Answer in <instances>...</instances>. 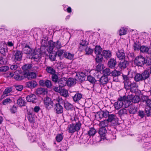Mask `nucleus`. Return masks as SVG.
I'll use <instances>...</instances> for the list:
<instances>
[{
	"instance_id": "1",
	"label": "nucleus",
	"mask_w": 151,
	"mask_h": 151,
	"mask_svg": "<svg viewBox=\"0 0 151 151\" xmlns=\"http://www.w3.org/2000/svg\"><path fill=\"white\" fill-rule=\"evenodd\" d=\"M123 77L124 81V88L127 90H130V91L133 93H135L138 87L137 83L133 81L132 78H129L127 76L124 75Z\"/></svg>"
},
{
	"instance_id": "2",
	"label": "nucleus",
	"mask_w": 151,
	"mask_h": 151,
	"mask_svg": "<svg viewBox=\"0 0 151 151\" xmlns=\"http://www.w3.org/2000/svg\"><path fill=\"white\" fill-rule=\"evenodd\" d=\"M126 99L127 102L125 104V107H128L131 104V102L134 103L139 102L140 100V98L138 96H134L133 94H129L127 96H126Z\"/></svg>"
},
{
	"instance_id": "3",
	"label": "nucleus",
	"mask_w": 151,
	"mask_h": 151,
	"mask_svg": "<svg viewBox=\"0 0 151 151\" xmlns=\"http://www.w3.org/2000/svg\"><path fill=\"white\" fill-rule=\"evenodd\" d=\"M48 49L50 52L53 51L54 48L59 49L62 47L63 45L60 40H58L56 42H53L52 40L49 41L48 42Z\"/></svg>"
},
{
	"instance_id": "4",
	"label": "nucleus",
	"mask_w": 151,
	"mask_h": 151,
	"mask_svg": "<svg viewBox=\"0 0 151 151\" xmlns=\"http://www.w3.org/2000/svg\"><path fill=\"white\" fill-rule=\"evenodd\" d=\"M81 124L78 122L76 124H71L68 125L67 129L70 133H73L75 132L78 131L80 129Z\"/></svg>"
},
{
	"instance_id": "5",
	"label": "nucleus",
	"mask_w": 151,
	"mask_h": 151,
	"mask_svg": "<svg viewBox=\"0 0 151 151\" xmlns=\"http://www.w3.org/2000/svg\"><path fill=\"white\" fill-rule=\"evenodd\" d=\"M126 102L125 96L120 97L119 101L114 103V106L115 109L118 110L122 108L124 105L125 107H125V104Z\"/></svg>"
},
{
	"instance_id": "6",
	"label": "nucleus",
	"mask_w": 151,
	"mask_h": 151,
	"mask_svg": "<svg viewBox=\"0 0 151 151\" xmlns=\"http://www.w3.org/2000/svg\"><path fill=\"white\" fill-rule=\"evenodd\" d=\"M134 64L138 66H142L145 64V58L142 55L137 57L134 60Z\"/></svg>"
},
{
	"instance_id": "7",
	"label": "nucleus",
	"mask_w": 151,
	"mask_h": 151,
	"mask_svg": "<svg viewBox=\"0 0 151 151\" xmlns=\"http://www.w3.org/2000/svg\"><path fill=\"white\" fill-rule=\"evenodd\" d=\"M44 104L45 107L48 109L52 108L54 104L52 100L48 97H46L44 100Z\"/></svg>"
},
{
	"instance_id": "8",
	"label": "nucleus",
	"mask_w": 151,
	"mask_h": 151,
	"mask_svg": "<svg viewBox=\"0 0 151 151\" xmlns=\"http://www.w3.org/2000/svg\"><path fill=\"white\" fill-rule=\"evenodd\" d=\"M23 53L22 51L17 50L14 54V61L17 63H19L22 60Z\"/></svg>"
},
{
	"instance_id": "9",
	"label": "nucleus",
	"mask_w": 151,
	"mask_h": 151,
	"mask_svg": "<svg viewBox=\"0 0 151 151\" xmlns=\"http://www.w3.org/2000/svg\"><path fill=\"white\" fill-rule=\"evenodd\" d=\"M25 76L22 73L21 70H17L15 72L14 78L17 81H21L24 79Z\"/></svg>"
},
{
	"instance_id": "10",
	"label": "nucleus",
	"mask_w": 151,
	"mask_h": 151,
	"mask_svg": "<svg viewBox=\"0 0 151 151\" xmlns=\"http://www.w3.org/2000/svg\"><path fill=\"white\" fill-rule=\"evenodd\" d=\"M39 83L40 86H46L48 88H50L52 86L51 81L48 80H40L39 81Z\"/></svg>"
},
{
	"instance_id": "11",
	"label": "nucleus",
	"mask_w": 151,
	"mask_h": 151,
	"mask_svg": "<svg viewBox=\"0 0 151 151\" xmlns=\"http://www.w3.org/2000/svg\"><path fill=\"white\" fill-rule=\"evenodd\" d=\"M106 130L105 128L101 127L99 129V133L101 137V140L100 141H101L102 140H104L106 139L105 134L106 133Z\"/></svg>"
},
{
	"instance_id": "12",
	"label": "nucleus",
	"mask_w": 151,
	"mask_h": 151,
	"mask_svg": "<svg viewBox=\"0 0 151 151\" xmlns=\"http://www.w3.org/2000/svg\"><path fill=\"white\" fill-rule=\"evenodd\" d=\"M117 57L120 60H124L125 57V53L123 50H118L116 52Z\"/></svg>"
},
{
	"instance_id": "13",
	"label": "nucleus",
	"mask_w": 151,
	"mask_h": 151,
	"mask_svg": "<svg viewBox=\"0 0 151 151\" xmlns=\"http://www.w3.org/2000/svg\"><path fill=\"white\" fill-rule=\"evenodd\" d=\"M22 51L24 53L27 54H32L33 52V50L27 44H26L23 47Z\"/></svg>"
},
{
	"instance_id": "14",
	"label": "nucleus",
	"mask_w": 151,
	"mask_h": 151,
	"mask_svg": "<svg viewBox=\"0 0 151 151\" xmlns=\"http://www.w3.org/2000/svg\"><path fill=\"white\" fill-rule=\"evenodd\" d=\"M32 57L31 58L32 60L38 62L39 61L41 57V55L39 52H33L32 54Z\"/></svg>"
},
{
	"instance_id": "15",
	"label": "nucleus",
	"mask_w": 151,
	"mask_h": 151,
	"mask_svg": "<svg viewBox=\"0 0 151 151\" xmlns=\"http://www.w3.org/2000/svg\"><path fill=\"white\" fill-rule=\"evenodd\" d=\"M27 135L28 139L30 142H33L37 141V138L35 134L29 132L27 133Z\"/></svg>"
},
{
	"instance_id": "16",
	"label": "nucleus",
	"mask_w": 151,
	"mask_h": 151,
	"mask_svg": "<svg viewBox=\"0 0 151 151\" xmlns=\"http://www.w3.org/2000/svg\"><path fill=\"white\" fill-rule=\"evenodd\" d=\"M59 87L61 88L67 85V78H62L59 79L58 81Z\"/></svg>"
},
{
	"instance_id": "17",
	"label": "nucleus",
	"mask_w": 151,
	"mask_h": 151,
	"mask_svg": "<svg viewBox=\"0 0 151 151\" xmlns=\"http://www.w3.org/2000/svg\"><path fill=\"white\" fill-rule=\"evenodd\" d=\"M68 148L67 142H63L61 144L60 148L59 149H57L56 151H66Z\"/></svg>"
},
{
	"instance_id": "18",
	"label": "nucleus",
	"mask_w": 151,
	"mask_h": 151,
	"mask_svg": "<svg viewBox=\"0 0 151 151\" xmlns=\"http://www.w3.org/2000/svg\"><path fill=\"white\" fill-rule=\"evenodd\" d=\"M55 110L57 114H61L63 112V106L59 104H56L55 105Z\"/></svg>"
},
{
	"instance_id": "19",
	"label": "nucleus",
	"mask_w": 151,
	"mask_h": 151,
	"mask_svg": "<svg viewBox=\"0 0 151 151\" xmlns=\"http://www.w3.org/2000/svg\"><path fill=\"white\" fill-rule=\"evenodd\" d=\"M116 64V60L114 58H111L108 61V65L110 68L114 69Z\"/></svg>"
},
{
	"instance_id": "20",
	"label": "nucleus",
	"mask_w": 151,
	"mask_h": 151,
	"mask_svg": "<svg viewBox=\"0 0 151 151\" xmlns=\"http://www.w3.org/2000/svg\"><path fill=\"white\" fill-rule=\"evenodd\" d=\"M76 78L80 81H83L85 80V74L82 72L78 73H76Z\"/></svg>"
},
{
	"instance_id": "21",
	"label": "nucleus",
	"mask_w": 151,
	"mask_h": 151,
	"mask_svg": "<svg viewBox=\"0 0 151 151\" xmlns=\"http://www.w3.org/2000/svg\"><path fill=\"white\" fill-rule=\"evenodd\" d=\"M26 85L28 88H33L36 86L37 85V83L35 81H31L27 82Z\"/></svg>"
},
{
	"instance_id": "22",
	"label": "nucleus",
	"mask_w": 151,
	"mask_h": 151,
	"mask_svg": "<svg viewBox=\"0 0 151 151\" xmlns=\"http://www.w3.org/2000/svg\"><path fill=\"white\" fill-rule=\"evenodd\" d=\"M141 52L145 54H149L150 52L149 51V48L147 46L142 45L140 48Z\"/></svg>"
},
{
	"instance_id": "23",
	"label": "nucleus",
	"mask_w": 151,
	"mask_h": 151,
	"mask_svg": "<svg viewBox=\"0 0 151 151\" xmlns=\"http://www.w3.org/2000/svg\"><path fill=\"white\" fill-rule=\"evenodd\" d=\"M128 64V62L124 59L123 61L120 62L118 64V66L121 69H124L126 68Z\"/></svg>"
},
{
	"instance_id": "24",
	"label": "nucleus",
	"mask_w": 151,
	"mask_h": 151,
	"mask_svg": "<svg viewBox=\"0 0 151 151\" xmlns=\"http://www.w3.org/2000/svg\"><path fill=\"white\" fill-rule=\"evenodd\" d=\"M36 92L37 94L38 95H44L47 93V89L44 88H39L37 89Z\"/></svg>"
},
{
	"instance_id": "25",
	"label": "nucleus",
	"mask_w": 151,
	"mask_h": 151,
	"mask_svg": "<svg viewBox=\"0 0 151 151\" xmlns=\"http://www.w3.org/2000/svg\"><path fill=\"white\" fill-rule=\"evenodd\" d=\"M82 97V95L81 93H76L74 95L72 96L74 101L77 102L80 100Z\"/></svg>"
},
{
	"instance_id": "26",
	"label": "nucleus",
	"mask_w": 151,
	"mask_h": 151,
	"mask_svg": "<svg viewBox=\"0 0 151 151\" xmlns=\"http://www.w3.org/2000/svg\"><path fill=\"white\" fill-rule=\"evenodd\" d=\"M102 54L104 58L108 59L111 56V51L109 50H104L102 52Z\"/></svg>"
},
{
	"instance_id": "27",
	"label": "nucleus",
	"mask_w": 151,
	"mask_h": 151,
	"mask_svg": "<svg viewBox=\"0 0 151 151\" xmlns=\"http://www.w3.org/2000/svg\"><path fill=\"white\" fill-rule=\"evenodd\" d=\"M26 99L28 102H32V103H34L35 101L37 99L35 95L34 94H31L27 96Z\"/></svg>"
},
{
	"instance_id": "28",
	"label": "nucleus",
	"mask_w": 151,
	"mask_h": 151,
	"mask_svg": "<svg viewBox=\"0 0 151 151\" xmlns=\"http://www.w3.org/2000/svg\"><path fill=\"white\" fill-rule=\"evenodd\" d=\"M99 81L100 84L102 85L105 84L108 82V78L106 76H103L101 77Z\"/></svg>"
},
{
	"instance_id": "29",
	"label": "nucleus",
	"mask_w": 151,
	"mask_h": 151,
	"mask_svg": "<svg viewBox=\"0 0 151 151\" xmlns=\"http://www.w3.org/2000/svg\"><path fill=\"white\" fill-rule=\"evenodd\" d=\"M67 85L69 86H71L76 83L75 80L73 78H69L68 80L67 79Z\"/></svg>"
},
{
	"instance_id": "30",
	"label": "nucleus",
	"mask_w": 151,
	"mask_h": 151,
	"mask_svg": "<svg viewBox=\"0 0 151 151\" xmlns=\"http://www.w3.org/2000/svg\"><path fill=\"white\" fill-rule=\"evenodd\" d=\"M27 77L29 80H32L36 77V74L34 72H28L26 73Z\"/></svg>"
},
{
	"instance_id": "31",
	"label": "nucleus",
	"mask_w": 151,
	"mask_h": 151,
	"mask_svg": "<svg viewBox=\"0 0 151 151\" xmlns=\"http://www.w3.org/2000/svg\"><path fill=\"white\" fill-rule=\"evenodd\" d=\"M109 112L107 111H102L99 114V118H102L103 117L107 118L109 115Z\"/></svg>"
},
{
	"instance_id": "32",
	"label": "nucleus",
	"mask_w": 151,
	"mask_h": 151,
	"mask_svg": "<svg viewBox=\"0 0 151 151\" xmlns=\"http://www.w3.org/2000/svg\"><path fill=\"white\" fill-rule=\"evenodd\" d=\"M102 51V49L100 46L96 45L95 47L94 52L96 55L101 54Z\"/></svg>"
},
{
	"instance_id": "33",
	"label": "nucleus",
	"mask_w": 151,
	"mask_h": 151,
	"mask_svg": "<svg viewBox=\"0 0 151 151\" xmlns=\"http://www.w3.org/2000/svg\"><path fill=\"white\" fill-rule=\"evenodd\" d=\"M63 56L66 58L71 60L73 58L74 54L68 52H64Z\"/></svg>"
},
{
	"instance_id": "34",
	"label": "nucleus",
	"mask_w": 151,
	"mask_h": 151,
	"mask_svg": "<svg viewBox=\"0 0 151 151\" xmlns=\"http://www.w3.org/2000/svg\"><path fill=\"white\" fill-rule=\"evenodd\" d=\"M39 145L41 148L44 150H51V148H47L44 142H41L39 143Z\"/></svg>"
},
{
	"instance_id": "35",
	"label": "nucleus",
	"mask_w": 151,
	"mask_h": 151,
	"mask_svg": "<svg viewBox=\"0 0 151 151\" xmlns=\"http://www.w3.org/2000/svg\"><path fill=\"white\" fill-rule=\"evenodd\" d=\"M129 110L130 114H134L137 111V108L136 106L131 105Z\"/></svg>"
},
{
	"instance_id": "36",
	"label": "nucleus",
	"mask_w": 151,
	"mask_h": 151,
	"mask_svg": "<svg viewBox=\"0 0 151 151\" xmlns=\"http://www.w3.org/2000/svg\"><path fill=\"white\" fill-rule=\"evenodd\" d=\"M47 50L50 53L49 58L51 61H53L55 60V59L56 56V53H53V51L50 52L48 49V47L47 48Z\"/></svg>"
},
{
	"instance_id": "37",
	"label": "nucleus",
	"mask_w": 151,
	"mask_h": 151,
	"mask_svg": "<svg viewBox=\"0 0 151 151\" xmlns=\"http://www.w3.org/2000/svg\"><path fill=\"white\" fill-rule=\"evenodd\" d=\"M32 66V65L31 64H26L23 65L22 67V68L24 71H29Z\"/></svg>"
},
{
	"instance_id": "38",
	"label": "nucleus",
	"mask_w": 151,
	"mask_h": 151,
	"mask_svg": "<svg viewBox=\"0 0 151 151\" xmlns=\"http://www.w3.org/2000/svg\"><path fill=\"white\" fill-rule=\"evenodd\" d=\"M142 78V74L137 73L134 77V80L136 82H139L143 80Z\"/></svg>"
},
{
	"instance_id": "39",
	"label": "nucleus",
	"mask_w": 151,
	"mask_h": 151,
	"mask_svg": "<svg viewBox=\"0 0 151 151\" xmlns=\"http://www.w3.org/2000/svg\"><path fill=\"white\" fill-rule=\"evenodd\" d=\"M17 103L20 106H25L26 103L24 100L22 98H20L17 100Z\"/></svg>"
},
{
	"instance_id": "40",
	"label": "nucleus",
	"mask_w": 151,
	"mask_h": 151,
	"mask_svg": "<svg viewBox=\"0 0 151 151\" xmlns=\"http://www.w3.org/2000/svg\"><path fill=\"white\" fill-rule=\"evenodd\" d=\"M7 63V59L5 56L0 57V66L6 65Z\"/></svg>"
},
{
	"instance_id": "41",
	"label": "nucleus",
	"mask_w": 151,
	"mask_h": 151,
	"mask_svg": "<svg viewBox=\"0 0 151 151\" xmlns=\"http://www.w3.org/2000/svg\"><path fill=\"white\" fill-rule=\"evenodd\" d=\"M46 70L48 73L52 75L55 73L56 72L55 70L52 67L50 66L47 67Z\"/></svg>"
},
{
	"instance_id": "42",
	"label": "nucleus",
	"mask_w": 151,
	"mask_h": 151,
	"mask_svg": "<svg viewBox=\"0 0 151 151\" xmlns=\"http://www.w3.org/2000/svg\"><path fill=\"white\" fill-rule=\"evenodd\" d=\"M96 133V130L93 128H91L88 132V134L90 137H91L94 136Z\"/></svg>"
},
{
	"instance_id": "43",
	"label": "nucleus",
	"mask_w": 151,
	"mask_h": 151,
	"mask_svg": "<svg viewBox=\"0 0 151 151\" xmlns=\"http://www.w3.org/2000/svg\"><path fill=\"white\" fill-rule=\"evenodd\" d=\"M141 74L143 80L147 78L150 76L149 72L147 70L144 71Z\"/></svg>"
},
{
	"instance_id": "44",
	"label": "nucleus",
	"mask_w": 151,
	"mask_h": 151,
	"mask_svg": "<svg viewBox=\"0 0 151 151\" xmlns=\"http://www.w3.org/2000/svg\"><path fill=\"white\" fill-rule=\"evenodd\" d=\"M84 50L85 52V54L86 55H91L92 54L93 52V49L88 47H87L85 48Z\"/></svg>"
},
{
	"instance_id": "45",
	"label": "nucleus",
	"mask_w": 151,
	"mask_h": 151,
	"mask_svg": "<svg viewBox=\"0 0 151 151\" xmlns=\"http://www.w3.org/2000/svg\"><path fill=\"white\" fill-rule=\"evenodd\" d=\"M64 107L65 108L68 110H72L73 108V105L67 102L65 103Z\"/></svg>"
},
{
	"instance_id": "46",
	"label": "nucleus",
	"mask_w": 151,
	"mask_h": 151,
	"mask_svg": "<svg viewBox=\"0 0 151 151\" xmlns=\"http://www.w3.org/2000/svg\"><path fill=\"white\" fill-rule=\"evenodd\" d=\"M103 59V56L101 54L96 55L95 60L97 63L102 62Z\"/></svg>"
},
{
	"instance_id": "47",
	"label": "nucleus",
	"mask_w": 151,
	"mask_h": 151,
	"mask_svg": "<svg viewBox=\"0 0 151 151\" xmlns=\"http://www.w3.org/2000/svg\"><path fill=\"white\" fill-rule=\"evenodd\" d=\"M109 122L107 120H105L101 122L99 124L100 126L101 127H105L108 126Z\"/></svg>"
},
{
	"instance_id": "48",
	"label": "nucleus",
	"mask_w": 151,
	"mask_h": 151,
	"mask_svg": "<svg viewBox=\"0 0 151 151\" xmlns=\"http://www.w3.org/2000/svg\"><path fill=\"white\" fill-rule=\"evenodd\" d=\"M134 50L135 51H138L140 50V44L138 42H135L133 45Z\"/></svg>"
},
{
	"instance_id": "49",
	"label": "nucleus",
	"mask_w": 151,
	"mask_h": 151,
	"mask_svg": "<svg viewBox=\"0 0 151 151\" xmlns=\"http://www.w3.org/2000/svg\"><path fill=\"white\" fill-rule=\"evenodd\" d=\"M12 90V88H6L3 92V95H2L1 97L4 98L5 96V95H6V96H7V95L6 94L11 92Z\"/></svg>"
},
{
	"instance_id": "50",
	"label": "nucleus",
	"mask_w": 151,
	"mask_h": 151,
	"mask_svg": "<svg viewBox=\"0 0 151 151\" xmlns=\"http://www.w3.org/2000/svg\"><path fill=\"white\" fill-rule=\"evenodd\" d=\"M116 129L114 128H111L109 129V133L110 134H111L112 135H113V137L112 138L113 139H116V135H115V134L116 133Z\"/></svg>"
},
{
	"instance_id": "51",
	"label": "nucleus",
	"mask_w": 151,
	"mask_h": 151,
	"mask_svg": "<svg viewBox=\"0 0 151 151\" xmlns=\"http://www.w3.org/2000/svg\"><path fill=\"white\" fill-rule=\"evenodd\" d=\"M52 80L55 83L57 82L59 80L58 76L55 73L52 74Z\"/></svg>"
},
{
	"instance_id": "52",
	"label": "nucleus",
	"mask_w": 151,
	"mask_h": 151,
	"mask_svg": "<svg viewBox=\"0 0 151 151\" xmlns=\"http://www.w3.org/2000/svg\"><path fill=\"white\" fill-rule=\"evenodd\" d=\"M108 118L107 120L109 122L115 121L116 119L115 115L113 114H109Z\"/></svg>"
},
{
	"instance_id": "53",
	"label": "nucleus",
	"mask_w": 151,
	"mask_h": 151,
	"mask_svg": "<svg viewBox=\"0 0 151 151\" xmlns=\"http://www.w3.org/2000/svg\"><path fill=\"white\" fill-rule=\"evenodd\" d=\"M127 32V29L126 28L122 27L119 30V35H126Z\"/></svg>"
},
{
	"instance_id": "54",
	"label": "nucleus",
	"mask_w": 151,
	"mask_h": 151,
	"mask_svg": "<svg viewBox=\"0 0 151 151\" xmlns=\"http://www.w3.org/2000/svg\"><path fill=\"white\" fill-rule=\"evenodd\" d=\"M64 51V50H58L55 53L56 56L61 58L63 54H64L65 52Z\"/></svg>"
},
{
	"instance_id": "55",
	"label": "nucleus",
	"mask_w": 151,
	"mask_h": 151,
	"mask_svg": "<svg viewBox=\"0 0 151 151\" xmlns=\"http://www.w3.org/2000/svg\"><path fill=\"white\" fill-rule=\"evenodd\" d=\"M87 78L88 80L92 83H95L96 81L94 78L90 75H89L88 76Z\"/></svg>"
},
{
	"instance_id": "56",
	"label": "nucleus",
	"mask_w": 151,
	"mask_h": 151,
	"mask_svg": "<svg viewBox=\"0 0 151 151\" xmlns=\"http://www.w3.org/2000/svg\"><path fill=\"white\" fill-rule=\"evenodd\" d=\"M9 68L7 66H3L0 67V72H5L8 70Z\"/></svg>"
},
{
	"instance_id": "57",
	"label": "nucleus",
	"mask_w": 151,
	"mask_h": 151,
	"mask_svg": "<svg viewBox=\"0 0 151 151\" xmlns=\"http://www.w3.org/2000/svg\"><path fill=\"white\" fill-rule=\"evenodd\" d=\"M55 139L57 141L59 142H60L63 139V135L62 134H58L56 137Z\"/></svg>"
},
{
	"instance_id": "58",
	"label": "nucleus",
	"mask_w": 151,
	"mask_h": 151,
	"mask_svg": "<svg viewBox=\"0 0 151 151\" xmlns=\"http://www.w3.org/2000/svg\"><path fill=\"white\" fill-rule=\"evenodd\" d=\"M118 113L120 115H124L126 114L127 113V110L125 109H120L118 112Z\"/></svg>"
},
{
	"instance_id": "59",
	"label": "nucleus",
	"mask_w": 151,
	"mask_h": 151,
	"mask_svg": "<svg viewBox=\"0 0 151 151\" xmlns=\"http://www.w3.org/2000/svg\"><path fill=\"white\" fill-rule=\"evenodd\" d=\"M105 68L104 65L102 63L99 64L96 66V69L99 71H101Z\"/></svg>"
},
{
	"instance_id": "60",
	"label": "nucleus",
	"mask_w": 151,
	"mask_h": 151,
	"mask_svg": "<svg viewBox=\"0 0 151 151\" xmlns=\"http://www.w3.org/2000/svg\"><path fill=\"white\" fill-rule=\"evenodd\" d=\"M12 101L9 98H7L3 100L2 104L4 105H6L11 103Z\"/></svg>"
},
{
	"instance_id": "61",
	"label": "nucleus",
	"mask_w": 151,
	"mask_h": 151,
	"mask_svg": "<svg viewBox=\"0 0 151 151\" xmlns=\"http://www.w3.org/2000/svg\"><path fill=\"white\" fill-rule=\"evenodd\" d=\"M28 119L29 121L31 123H33L34 122L35 118L34 117L31 113H29V116L28 117Z\"/></svg>"
},
{
	"instance_id": "62",
	"label": "nucleus",
	"mask_w": 151,
	"mask_h": 151,
	"mask_svg": "<svg viewBox=\"0 0 151 151\" xmlns=\"http://www.w3.org/2000/svg\"><path fill=\"white\" fill-rule=\"evenodd\" d=\"M111 74L113 76L116 77L120 75L121 73L119 71L114 70L112 72Z\"/></svg>"
},
{
	"instance_id": "63",
	"label": "nucleus",
	"mask_w": 151,
	"mask_h": 151,
	"mask_svg": "<svg viewBox=\"0 0 151 151\" xmlns=\"http://www.w3.org/2000/svg\"><path fill=\"white\" fill-rule=\"evenodd\" d=\"M60 92L61 95L64 97H66L68 95V92L66 90L62 89Z\"/></svg>"
},
{
	"instance_id": "64",
	"label": "nucleus",
	"mask_w": 151,
	"mask_h": 151,
	"mask_svg": "<svg viewBox=\"0 0 151 151\" xmlns=\"http://www.w3.org/2000/svg\"><path fill=\"white\" fill-rule=\"evenodd\" d=\"M143 147L147 149L151 148V142H145L143 144Z\"/></svg>"
}]
</instances>
